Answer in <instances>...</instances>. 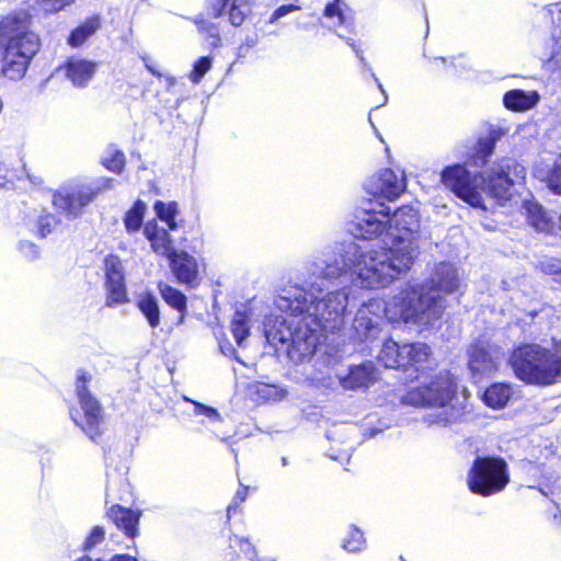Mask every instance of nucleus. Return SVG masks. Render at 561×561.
Masks as SVG:
<instances>
[{
	"instance_id": "1",
	"label": "nucleus",
	"mask_w": 561,
	"mask_h": 561,
	"mask_svg": "<svg viewBox=\"0 0 561 561\" xmlns=\"http://www.w3.org/2000/svg\"><path fill=\"white\" fill-rule=\"evenodd\" d=\"M393 231L388 248L362 251L353 241L336 244L307 264L301 285H286L275 305L285 313L266 325L270 343L286 346L293 360L312 355L325 332L344 324L351 287H386L411 268L417 253L419 214L404 205L390 215Z\"/></svg>"
},
{
	"instance_id": "2",
	"label": "nucleus",
	"mask_w": 561,
	"mask_h": 561,
	"mask_svg": "<svg viewBox=\"0 0 561 561\" xmlns=\"http://www.w3.org/2000/svg\"><path fill=\"white\" fill-rule=\"evenodd\" d=\"M525 179V168L511 158L493 163L473 176L461 164L447 167L442 182L474 208L488 209V202L503 204L512 198L515 186Z\"/></svg>"
},
{
	"instance_id": "3",
	"label": "nucleus",
	"mask_w": 561,
	"mask_h": 561,
	"mask_svg": "<svg viewBox=\"0 0 561 561\" xmlns=\"http://www.w3.org/2000/svg\"><path fill=\"white\" fill-rule=\"evenodd\" d=\"M419 291H400L389 301L373 299L362 305L354 318V336L359 342H373L382 332V316L392 323L404 322L407 324L431 323L442 312V306L426 305Z\"/></svg>"
},
{
	"instance_id": "4",
	"label": "nucleus",
	"mask_w": 561,
	"mask_h": 561,
	"mask_svg": "<svg viewBox=\"0 0 561 561\" xmlns=\"http://www.w3.org/2000/svg\"><path fill=\"white\" fill-rule=\"evenodd\" d=\"M456 387L451 374L442 370L407 391L402 402L414 407L436 408L426 413L423 420L428 426L445 427L460 422L466 413V407L456 399Z\"/></svg>"
},
{
	"instance_id": "5",
	"label": "nucleus",
	"mask_w": 561,
	"mask_h": 561,
	"mask_svg": "<svg viewBox=\"0 0 561 561\" xmlns=\"http://www.w3.org/2000/svg\"><path fill=\"white\" fill-rule=\"evenodd\" d=\"M0 45L3 46L2 73L20 80L39 47L38 36L30 31L26 14L7 16L0 22Z\"/></svg>"
},
{
	"instance_id": "6",
	"label": "nucleus",
	"mask_w": 561,
	"mask_h": 561,
	"mask_svg": "<svg viewBox=\"0 0 561 561\" xmlns=\"http://www.w3.org/2000/svg\"><path fill=\"white\" fill-rule=\"evenodd\" d=\"M510 364L516 377L526 383L549 386L561 381V343L552 348L539 344L516 347Z\"/></svg>"
},
{
	"instance_id": "7",
	"label": "nucleus",
	"mask_w": 561,
	"mask_h": 561,
	"mask_svg": "<svg viewBox=\"0 0 561 561\" xmlns=\"http://www.w3.org/2000/svg\"><path fill=\"white\" fill-rule=\"evenodd\" d=\"M460 278L456 267L449 263H439L435 266V270L431 278L423 285L408 284L407 288L401 291H419L422 295V299L426 301V305L442 306V312L439 317L433 320L431 323L417 324L420 331L425 329L434 328L435 324L440 320L445 311V299L442 294H451L459 289Z\"/></svg>"
},
{
	"instance_id": "8",
	"label": "nucleus",
	"mask_w": 561,
	"mask_h": 561,
	"mask_svg": "<svg viewBox=\"0 0 561 561\" xmlns=\"http://www.w3.org/2000/svg\"><path fill=\"white\" fill-rule=\"evenodd\" d=\"M508 482L507 463L500 457L478 456L467 478L469 490L484 497L503 491Z\"/></svg>"
},
{
	"instance_id": "9",
	"label": "nucleus",
	"mask_w": 561,
	"mask_h": 561,
	"mask_svg": "<svg viewBox=\"0 0 561 561\" xmlns=\"http://www.w3.org/2000/svg\"><path fill=\"white\" fill-rule=\"evenodd\" d=\"M90 379L91 377L83 371L78 374L76 393L81 411L71 409L70 416L90 439L95 440L102 433L101 424L103 416L99 401L87 387Z\"/></svg>"
},
{
	"instance_id": "10",
	"label": "nucleus",
	"mask_w": 561,
	"mask_h": 561,
	"mask_svg": "<svg viewBox=\"0 0 561 561\" xmlns=\"http://www.w3.org/2000/svg\"><path fill=\"white\" fill-rule=\"evenodd\" d=\"M111 187L112 179L108 178L102 179L95 187L83 184L65 186L54 193L53 204L58 211L73 219L82 214L83 208L88 206L101 191Z\"/></svg>"
},
{
	"instance_id": "11",
	"label": "nucleus",
	"mask_w": 561,
	"mask_h": 561,
	"mask_svg": "<svg viewBox=\"0 0 561 561\" xmlns=\"http://www.w3.org/2000/svg\"><path fill=\"white\" fill-rule=\"evenodd\" d=\"M390 208L380 206V209L362 210L355 217L351 225V232L355 238L371 240L380 238L383 247L391 245V234L393 231L389 226Z\"/></svg>"
},
{
	"instance_id": "12",
	"label": "nucleus",
	"mask_w": 561,
	"mask_h": 561,
	"mask_svg": "<svg viewBox=\"0 0 561 561\" xmlns=\"http://www.w3.org/2000/svg\"><path fill=\"white\" fill-rule=\"evenodd\" d=\"M502 350L485 341L473 343L468 348V367L473 378H481L495 371L502 358Z\"/></svg>"
},
{
	"instance_id": "13",
	"label": "nucleus",
	"mask_w": 561,
	"mask_h": 561,
	"mask_svg": "<svg viewBox=\"0 0 561 561\" xmlns=\"http://www.w3.org/2000/svg\"><path fill=\"white\" fill-rule=\"evenodd\" d=\"M106 307L121 306L128 302L125 285L124 267L121 259L108 255L104 260Z\"/></svg>"
},
{
	"instance_id": "14",
	"label": "nucleus",
	"mask_w": 561,
	"mask_h": 561,
	"mask_svg": "<svg viewBox=\"0 0 561 561\" xmlns=\"http://www.w3.org/2000/svg\"><path fill=\"white\" fill-rule=\"evenodd\" d=\"M405 188V176L403 171L385 169L378 176L369 182L367 192L374 196L383 197L389 201L398 198Z\"/></svg>"
},
{
	"instance_id": "15",
	"label": "nucleus",
	"mask_w": 561,
	"mask_h": 561,
	"mask_svg": "<svg viewBox=\"0 0 561 561\" xmlns=\"http://www.w3.org/2000/svg\"><path fill=\"white\" fill-rule=\"evenodd\" d=\"M545 15L551 18L550 32L551 48L549 54L542 56L546 68L552 72L561 70V2L549 4Z\"/></svg>"
},
{
	"instance_id": "16",
	"label": "nucleus",
	"mask_w": 561,
	"mask_h": 561,
	"mask_svg": "<svg viewBox=\"0 0 561 561\" xmlns=\"http://www.w3.org/2000/svg\"><path fill=\"white\" fill-rule=\"evenodd\" d=\"M106 516L127 538L135 539L138 536L140 511L114 504L106 511Z\"/></svg>"
},
{
	"instance_id": "17",
	"label": "nucleus",
	"mask_w": 561,
	"mask_h": 561,
	"mask_svg": "<svg viewBox=\"0 0 561 561\" xmlns=\"http://www.w3.org/2000/svg\"><path fill=\"white\" fill-rule=\"evenodd\" d=\"M378 378L377 369L371 362L350 368L348 374L339 376V381L345 390L366 389Z\"/></svg>"
},
{
	"instance_id": "18",
	"label": "nucleus",
	"mask_w": 561,
	"mask_h": 561,
	"mask_svg": "<svg viewBox=\"0 0 561 561\" xmlns=\"http://www.w3.org/2000/svg\"><path fill=\"white\" fill-rule=\"evenodd\" d=\"M171 270L176 279L188 286H196L198 279L197 263L194 256L184 251H175L169 257Z\"/></svg>"
},
{
	"instance_id": "19",
	"label": "nucleus",
	"mask_w": 561,
	"mask_h": 561,
	"mask_svg": "<svg viewBox=\"0 0 561 561\" xmlns=\"http://www.w3.org/2000/svg\"><path fill=\"white\" fill-rule=\"evenodd\" d=\"M214 16L227 13L233 26H239L251 11L249 0H209Z\"/></svg>"
},
{
	"instance_id": "20",
	"label": "nucleus",
	"mask_w": 561,
	"mask_h": 561,
	"mask_svg": "<svg viewBox=\"0 0 561 561\" xmlns=\"http://www.w3.org/2000/svg\"><path fill=\"white\" fill-rule=\"evenodd\" d=\"M144 234L150 242L154 253L169 257L175 252L173 240L168 230L164 227H160L154 220L148 221L144 226Z\"/></svg>"
},
{
	"instance_id": "21",
	"label": "nucleus",
	"mask_w": 561,
	"mask_h": 561,
	"mask_svg": "<svg viewBox=\"0 0 561 561\" xmlns=\"http://www.w3.org/2000/svg\"><path fill=\"white\" fill-rule=\"evenodd\" d=\"M98 64L79 57H71L66 65V76L77 88L87 87L93 78Z\"/></svg>"
},
{
	"instance_id": "22",
	"label": "nucleus",
	"mask_w": 561,
	"mask_h": 561,
	"mask_svg": "<svg viewBox=\"0 0 561 561\" xmlns=\"http://www.w3.org/2000/svg\"><path fill=\"white\" fill-rule=\"evenodd\" d=\"M540 100L537 91L510 90L503 96V104L514 112H525L535 107Z\"/></svg>"
},
{
	"instance_id": "23",
	"label": "nucleus",
	"mask_w": 561,
	"mask_h": 561,
	"mask_svg": "<svg viewBox=\"0 0 561 561\" xmlns=\"http://www.w3.org/2000/svg\"><path fill=\"white\" fill-rule=\"evenodd\" d=\"M136 305L150 328L156 329L160 325L159 301L156 296L150 293H142L138 296Z\"/></svg>"
},
{
	"instance_id": "24",
	"label": "nucleus",
	"mask_w": 561,
	"mask_h": 561,
	"mask_svg": "<svg viewBox=\"0 0 561 561\" xmlns=\"http://www.w3.org/2000/svg\"><path fill=\"white\" fill-rule=\"evenodd\" d=\"M403 368L419 367L428 360L431 355L430 346L423 343H411L402 345Z\"/></svg>"
},
{
	"instance_id": "25",
	"label": "nucleus",
	"mask_w": 561,
	"mask_h": 561,
	"mask_svg": "<svg viewBox=\"0 0 561 561\" xmlns=\"http://www.w3.org/2000/svg\"><path fill=\"white\" fill-rule=\"evenodd\" d=\"M512 396V388L506 383H494L483 393L484 403L492 409H501L506 405Z\"/></svg>"
},
{
	"instance_id": "26",
	"label": "nucleus",
	"mask_w": 561,
	"mask_h": 561,
	"mask_svg": "<svg viewBox=\"0 0 561 561\" xmlns=\"http://www.w3.org/2000/svg\"><path fill=\"white\" fill-rule=\"evenodd\" d=\"M403 357L402 345L389 339L383 343L378 359L385 367L403 368Z\"/></svg>"
},
{
	"instance_id": "27",
	"label": "nucleus",
	"mask_w": 561,
	"mask_h": 561,
	"mask_svg": "<svg viewBox=\"0 0 561 561\" xmlns=\"http://www.w3.org/2000/svg\"><path fill=\"white\" fill-rule=\"evenodd\" d=\"M101 26L99 16L89 18L82 25L73 30L68 38V44L72 47L81 46L91 37Z\"/></svg>"
},
{
	"instance_id": "28",
	"label": "nucleus",
	"mask_w": 561,
	"mask_h": 561,
	"mask_svg": "<svg viewBox=\"0 0 561 561\" xmlns=\"http://www.w3.org/2000/svg\"><path fill=\"white\" fill-rule=\"evenodd\" d=\"M146 209V204L141 201H137L126 213L124 218V226L128 233H135L139 231L144 222Z\"/></svg>"
},
{
	"instance_id": "29",
	"label": "nucleus",
	"mask_w": 561,
	"mask_h": 561,
	"mask_svg": "<svg viewBox=\"0 0 561 561\" xmlns=\"http://www.w3.org/2000/svg\"><path fill=\"white\" fill-rule=\"evenodd\" d=\"M495 140L496 138L492 133L478 140L476 153L472 156L473 165L479 167L485 163L486 159L493 153Z\"/></svg>"
},
{
	"instance_id": "30",
	"label": "nucleus",
	"mask_w": 561,
	"mask_h": 561,
	"mask_svg": "<svg viewBox=\"0 0 561 561\" xmlns=\"http://www.w3.org/2000/svg\"><path fill=\"white\" fill-rule=\"evenodd\" d=\"M159 291L165 302L180 312L186 309V297L179 289L171 287L168 284L160 283Z\"/></svg>"
},
{
	"instance_id": "31",
	"label": "nucleus",
	"mask_w": 561,
	"mask_h": 561,
	"mask_svg": "<svg viewBox=\"0 0 561 561\" xmlns=\"http://www.w3.org/2000/svg\"><path fill=\"white\" fill-rule=\"evenodd\" d=\"M527 211L529 222L536 230L549 231L552 229V221L541 206L537 204H531L527 207Z\"/></svg>"
},
{
	"instance_id": "32",
	"label": "nucleus",
	"mask_w": 561,
	"mask_h": 561,
	"mask_svg": "<svg viewBox=\"0 0 561 561\" xmlns=\"http://www.w3.org/2000/svg\"><path fill=\"white\" fill-rule=\"evenodd\" d=\"M154 211L157 216L167 224L170 230L176 229L175 216L178 214V204L175 202L163 203L158 201L154 204Z\"/></svg>"
},
{
	"instance_id": "33",
	"label": "nucleus",
	"mask_w": 561,
	"mask_h": 561,
	"mask_svg": "<svg viewBox=\"0 0 561 561\" xmlns=\"http://www.w3.org/2000/svg\"><path fill=\"white\" fill-rule=\"evenodd\" d=\"M249 317L245 312L236 311L231 320V333L238 345H242V342L249 335Z\"/></svg>"
},
{
	"instance_id": "34",
	"label": "nucleus",
	"mask_w": 561,
	"mask_h": 561,
	"mask_svg": "<svg viewBox=\"0 0 561 561\" xmlns=\"http://www.w3.org/2000/svg\"><path fill=\"white\" fill-rule=\"evenodd\" d=\"M255 393L260 399L265 401H278L282 400L286 391L278 386L270 383H257L255 386Z\"/></svg>"
},
{
	"instance_id": "35",
	"label": "nucleus",
	"mask_w": 561,
	"mask_h": 561,
	"mask_svg": "<svg viewBox=\"0 0 561 561\" xmlns=\"http://www.w3.org/2000/svg\"><path fill=\"white\" fill-rule=\"evenodd\" d=\"M366 546L364 534L357 528L352 527L348 537L343 542V549L348 552L362 551Z\"/></svg>"
},
{
	"instance_id": "36",
	"label": "nucleus",
	"mask_w": 561,
	"mask_h": 561,
	"mask_svg": "<svg viewBox=\"0 0 561 561\" xmlns=\"http://www.w3.org/2000/svg\"><path fill=\"white\" fill-rule=\"evenodd\" d=\"M107 157L103 159V165L115 173H121L125 165V154L117 149H110Z\"/></svg>"
},
{
	"instance_id": "37",
	"label": "nucleus",
	"mask_w": 561,
	"mask_h": 561,
	"mask_svg": "<svg viewBox=\"0 0 561 561\" xmlns=\"http://www.w3.org/2000/svg\"><path fill=\"white\" fill-rule=\"evenodd\" d=\"M323 15L332 22L333 26L343 25L345 22V16L340 0H333L332 2L328 3L324 8Z\"/></svg>"
},
{
	"instance_id": "38",
	"label": "nucleus",
	"mask_w": 561,
	"mask_h": 561,
	"mask_svg": "<svg viewBox=\"0 0 561 561\" xmlns=\"http://www.w3.org/2000/svg\"><path fill=\"white\" fill-rule=\"evenodd\" d=\"M230 547L243 553L248 561H255L257 553L249 539L234 536L230 538Z\"/></svg>"
},
{
	"instance_id": "39",
	"label": "nucleus",
	"mask_w": 561,
	"mask_h": 561,
	"mask_svg": "<svg viewBox=\"0 0 561 561\" xmlns=\"http://www.w3.org/2000/svg\"><path fill=\"white\" fill-rule=\"evenodd\" d=\"M213 59L208 56L201 57L193 66L188 78L193 83H199L203 77L210 70Z\"/></svg>"
},
{
	"instance_id": "40",
	"label": "nucleus",
	"mask_w": 561,
	"mask_h": 561,
	"mask_svg": "<svg viewBox=\"0 0 561 561\" xmlns=\"http://www.w3.org/2000/svg\"><path fill=\"white\" fill-rule=\"evenodd\" d=\"M59 224V220L53 214H43L37 219L38 234L46 237Z\"/></svg>"
},
{
	"instance_id": "41",
	"label": "nucleus",
	"mask_w": 561,
	"mask_h": 561,
	"mask_svg": "<svg viewBox=\"0 0 561 561\" xmlns=\"http://www.w3.org/2000/svg\"><path fill=\"white\" fill-rule=\"evenodd\" d=\"M104 528L101 526L93 527L82 545L83 550L85 552L91 551L94 547L101 543L104 540Z\"/></svg>"
},
{
	"instance_id": "42",
	"label": "nucleus",
	"mask_w": 561,
	"mask_h": 561,
	"mask_svg": "<svg viewBox=\"0 0 561 561\" xmlns=\"http://www.w3.org/2000/svg\"><path fill=\"white\" fill-rule=\"evenodd\" d=\"M549 187L557 194H561V156L557 159L549 176Z\"/></svg>"
},
{
	"instance_id": "43",
	"label": "nucleus",
	"mask_w": 561,
	"mask_h": 561,
	"mask_svg": "<svg viewBox=\"0 0 561 561\" xmlns=\"http://www.w3.org/2000/svg\"><path fill=\"white\" fill-rule=\"evenodd\" d=\"M193 404H194V414L195 415H204L207 419H209L211 422L220 421V414L214 408L204 405L198 402H193Z\"/></svg>"
},
{
	"instance_id": "44",
	"label": "nucleus",
	"mask_w": 561,
	"mask_h": 561,
	"mask_svg": "<svg viewBox=\"0 0 561 561\" xmlns=\"http://www.w3.org/2000/svg\"><path fill=\"white\" fill-rule=\"evenodd\" d=\"M300 10V7L298 5H295V4H285V5H280L278 7L274 12L273 14L271 15L268 22L270 23H275L276 21H278L279 19L284 18L285 15L289 14V13H293L295 11H298Z\"/></svg>"
},
{
	"instance_id": "45",
	"label": "nucleus",
	"mask_w": 561,
	"mask_h": 561,
	"mask_svg": "<svg viewBox=\"0 0 561 561\" xmlns=\"http://www.w3.org/2000/svg\"><path fill=\"white\" fill-rule=\"evenodd\" d=\"M247 496H248V489L247 488H242V489L237 491V494H236L232 503H230L228 505V507H227V516H228V518L230 517L231 513L236 512L237 508L239 507V505L245 501Z\"/></svg>"
},
{
	"instance_id": "46",
	"label": "nucleus",
	"mask_w": 561,
	"mask_h": 561,
	"mask_svg": "<svg viewBox=\"0 0 561 561\" xmlns=\"http://www.w3.org/2000/svg\"><path fill=\"white\" fill-rule=\"evenodd\" d=\"M75 0H48L45 3V10L47 12H58L71 4Z\"/></svg>"
},
{
	"instance_id": "47",
	"label": "nucleus",
	"mask_w": 561,
	"mask_h": 561,
	"mask_svg": "<svg viewBox=\"0 0 561 561\" xmlns=\"http://www.w3.org/2000/svg\"><path fill=\"white\" fill-rule=\"evenodd\" d=\"M20 248H21V251L23 252V254L25 256H27L30 260L36 259L38 256V249L32 242H28V241L22 242Z\"/></svg>"
},
{
	"instance_id": "48",
	"label": "nucleus",
	"mask_w": 561,
	"mask_h": 561,
	"mask_svg": "<svg viewBox=\"0 0 561 561\" xmlns=\"http://www.w3.org/2000/svg\"><path fill=\"white\" fill-rule=\"evenodd\" d=\"M15 179H20V175L8 172L7 169L0 165V186H5L7 183H12Z\"/></svg>"
},
{
	"instance_id": "49",
	"label": "nucleus",
	"mask_w": 561,
	"mask_h": 561,
	"mask_svg": "<svg viewBox=\"0 0 561 561\" xmlns=\"http://www.w3.org/2000/svg\"><path fill=\"white\" fill-rule=\"evenodd\" d=\"M218 344H219L220 351L224 355L230 356V355L236 354L233 346L227 339L218 337Z\"/></svg>"
},
{
	"instance_id": "50",
	"label": "nucleus",
	"mask_w": 561,
	"mask_h": 561,
	"mask_svg": "<svg viewBox=\"0 0 561 561\" xmlns=\"http://www.w3.org/2000/svg\"><path fill=\"white\" fill-rule=\"evenodd\" d=\"M196 24L198 25V27H199L201 30L207 31L211 36H214V37L218 38L217 33H216V30L214 28V26H213V25H210V23H209V22H206V21L202 20V21H199V22H198V21H196Z\"/></svg>"
},
{
	"instance_id": "51",
	"label": "nucleus",
	"mask_w": 561,
	"mask_h": 561,
	"mask_svg": "<svg viewBox=\"0 0 561 561\" xmlns=\"http://www.w3.org/2000/svg\"><path fill=\"white\" fill-rule=\"evenodd\" d=\"M347 44H348V45L352 47V49L355 51V54L357 55V57L359 58V60H360L364 65H366V60H365V58H364V56H363V54H362V50H360V49H359V47L356 45V43H355L353 39L348 38V39H347Z\"/></svg>"
},
{
	"instance_id": "52",
	"label": "nucleus",
	"mask_w": 561,
	"mask_h": 561,
	"mask_svg": "<svg viewBox=\"0 0 561 561\" xmlns=\"http://www.w3.org/2000/svg\"><path fill=\"white\" fill-rule=\"evenodd\" d=\"M371 76H373V78L375 79V82H376V84H377L378 89H379V90L382 92V94H383V104H385V103L387 102V100H388V96H387V94H386V91H385V89H383V87H382L381 82L379 81V79L376 77V75H375L374 72H371Z\"/></svg>"
},
{
	"instance_id": "53",
	"label": "nucleus",
	"mask_w": 561,
	"mask_h": 561,
	"mask_svg": "<svg viewBox=\"0 0 561 561\" xmlns=\"http://www.w3.org/2000/svg\"><path fill=\"white\" fill-rule=\"evenodd\" d=\"M146 67H147V69H148L152 75H154V76H160V73H159L158 71H156V70L153 69V67H151V66H149V65H147Z\"/></svg>"
},
{
	"instance_id": "54",
	"label": "nucleus",
	"mask_w": 561,
	"mask_h": 561,
	"mask_svg": "<svg viewBox=\"0 0 561 561\" xmlns=\"http://www.w3.org/2000/svg\"><path fill=\"white\" fill-rule=\"evenodd\" d=\"M282 465L283 466H287L288 465V459L286 457H282Z\"/></svg>"
},
{
	"instance_id": "55",
	"label": "nucleus",
	"mask_w": 561,
	"mask_h": 561,
	"mask_svg": "<svg viewBox=\"0 0 561 561\" xmlns=\"http://www.w3.org/2000/svg\"><path fill=\"white\" fill-rule=\"evenodd\" d=\"M551 272H553V273L561 272V266H559V267H558V268H556V270H551Z\"/></svg>"
},
{
	"instance_id": "56",
	"label": "nucleus",
	"mask_w": 561,
	"mask_h": 561,
	"mask_svg": "<svg viewBox=\"0 0 561 561\" xmlns=\"http://www.w3.org/2000/svg\"><path fill=\"white\" fill-rule=\"evenodd\" d=\"M255 561H275V560H256V559H255Z\"/></svg>"
}]
</instances>
